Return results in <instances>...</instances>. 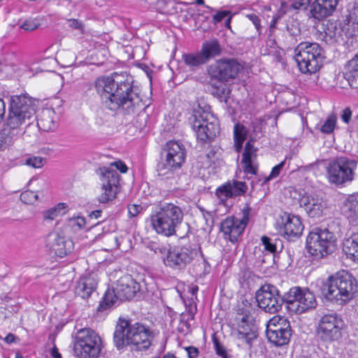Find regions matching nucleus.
I'll list each match as a JSON object with an SVG mask.
<instances>
[{
  "label": "nucleus",
  "instance_id": "nucleus-1",
  "mask_svg": "<svg viewBox=\"0 0 358 358\" xmlns=\"http://www.w3.org/2000/svg\"><path fill=\"white\" fill-rule=\"evenodd\" d=\"M95 88L102 105L110 110L121 108L125 115H133L145 108L141 90L129 74L114 73L110 77H100Z\"/></svg>",
  "mask_w": 358,
  "mask_h": 358
},
{
  "label": "nucleus",
  "instance_id": "nucleus-2",
  "mask_svg": "<svg viewBox=\"0 0 358 358\" xmlns=\"http://www.w3.org/2000/svg\"><path fill=\"white\" fill-rule=\"evenodd\" d=\"M36 107L37 101L27 94L11 96L4 130L16 134L34 133Z\"/></svg>",
  "mask_w": 358,
  "mask_h": 358
},
{
  "label": "nucleus",
  "instance_id": "nucleus-3",
  "mask_svg": "<svg viewBox=\"0 0 358 358\" xmlns=\"http://www.w3.org/2000/svg\"><path fill=\"white\" fill-rule=\"evenodd\" d=\"M152 339V332L148 327L138 322L131 324L128 320L119 318L113 334L114 345L118 350L129 345L134 350H145Z\"/></svg>",
  "mask_w": 358,
  "mask_h": 358
},
{
  "label": "nucleus",
  "instance_id": "nucleus-4",
  "mask_svg": "<svg viewBox=\"0 0 358 358\" xmlns=\"http://www.w3.org/2000/svg\"><path fill=\"white\" fill-rule=\"evenodd\" d=\"M184 213L182 208L172 203H164L157 207L150 215L152 228L159 234L169 237L177 234V229L182 224Z\"/></svg>",
  "mask_w": 358,
  "mask_h": 358
},
{
  "label": "nucleus",
  "instance_id": "nucleus-5",
  "mask_svg": "<svg viewBox=\"0 0 358 358\" xmlns=\"http://www.w3.org/2000/svg\"><path fill=\"white\" fill-rule=\"evenodd\" d=\"M356 279L346 271L329 276L322 289V295L338 305H343L353 298L357 291Z\"/></svg>",
  "mask_w": 358,
  "mask_h": 358
},
{
  "label": "nucleus",
  "instance_id": "nucleus-6",
  "mask_svg": "<svg viewBox=\"0 0 358 358\" xmlns=\"http://www.w3.org/2000/svg\"><path fill=\"white\" fill-rule=\"evenodd\" d=\"M294 59L300 71L312 74L320 70L325 59L324 51L317 43L301 42L294 49Z\"/></svg>",
  "mask_w": 358,
  "mask_h": 358
},
{
  "label": "nucleus",
  "instance_id": "nucleus-7",
  "mask_svg": "<svg viewBox=\"0 0 358 358\" xmlns=\"http://www.w3.org/2000/svg\"><path fill=\"white\" fill-rule=\"evenodd\" d=\"M189 123L193 131L198 134H218L220 126L213 115L211 107L203 100L198 101L189 117Z\"/></svg>",
  "mask_w": 358,
  "mask_h": 358
},
{
  "label": "nucleus",
  "instance_id": "nucleus-8",
  "mask_svg": "<svg viewBox=\"0 0 358 358\" xmlns=\"http://www.w3.org/2000/svg\"><path fill=\"white\" fill-rule=\"evenodd\" d=\"M336 241V235L328 229L316 227L307 236L306 249L312 256L320 258L334 251Z\"/></svg>",
  "mask_w": 358,
  "mask_h": 358
},
{
  "label": "nucleus",
  "instance_id": "nucleus-9",
  "mask_svg": "<svg viewBox=\"0 0 358 358\" xmlns=\"http://www.w3.org/2000/svg\"><path fill=\"white\" fill-rule=\"evenodd\" d=\"M185 149L178 141H170L162 148V161L157 164V171L159 176L171 174L181 168L185 160Z\"/></svg>",
  "mask_w": 358,
  "mask_h": 358
},
{
  "label": "nucleus",
  "instance_id": "nucleus-10",
  "mask_svg": "<svg viewBox=\"0 0 358 358\" xmlns=\"http://www.w3.org/2000/svg\"><path fill=\"white\" fill-rule=\"evenodd\" d=\"M101 338L90 329H82L76 336L74 352L79 358H97L101 352Z\"/></svg>",
  "mask_w": 358,
  "mask_h": 358
},
{
  "label": "nucleus",
  "instance_id": "nucleus-11",
  "mask_svg": "<svg viewBox=\"0 0 358 358\" xmlns=\"http://www.w3.org/2000/svg\"><path fill=\"white\" fill-rule=\"evenodd\" d=\"M289 311L301 314L317 306L314 294L308 288L294 287L284 294Z\"/></svg>",
  "mask_w": 358,
  "mask_h": 358
},
{
  "label": "nucleus",
  "instance_id": "nucleus-12",
  "mask_svg": "<svg viewBox=\"0 0 358 358\" xmlns=\"http://www.w3.org/2000/svg\"><path fill=\"white\" fill-rule=\"evenodd\" d=\"M355 161L345 157H337L331 161L327 167L329 182L336 185H343L354 179Z\"/></svg>",
  "mask_w": 358,
  "mask_h": 358
},
{
  "label": "nucleus",
  "instance_id": "nucleus-13",
  "mask_svg": "<svg viewBox=\"0 0 358 358\" xmlns=\"http://www.w3.org/2000/svg\"><path fill=\"white\" fill-rule=\"evenodd\" d=\"M344 322L335 313L325 314L320 319L317 327V336L324 343H330L342 338Z\"/></svg>",
  "mask_w": 358,
  "mask_h": 358
},
{
  "label": "nucleus",
  "instance_id": "nucleus-14",
  "mask_svg": "<svg viewBox=\"0 0 358 358\" xmlns=\"http://www.w3.org/2000/svg\"><path fill=\"white\" fill-rule=\"evenodd\" d=\"M255 298L259 308L271 314L278 313L285 303L284 295L280 296L278 289L270 284L262 285L257 291Z\"/></svg>",
  "mask_w": 358,
  "mask_h": 358
},
{
  "label": "nucleus",
  "instance_id": "nucleus-15",
  "mask_svg": "<svg viewBox=\"0 0 358 358\" xmlns=\"http://www.w3.org/2000/svg\"><path fill=\"white\" fill-rule=\"evenodd\" d=\"M242 70L243 66L237 60L224 59L210 65L208 73L211 78L224 83L236 78Z\"/></svg>",
  "mask_w": 358,
  "mask_h": 358
},
{
  "label": "nucleus",
  "instance_id": "nucleus-16",
  "mask_svg": "<svg viewBox=\"0 0 358 358\" xmlns=\"http://www.w3.org/2000/svg\"><path fill=\"white\" fill-rule=\"evenodd\" d=\"M266 334L271 343L276 346H282L289 342L292 329L287 320L275 317L269 320Z\"/></svg>",
  "mask_w": 358,
  "mask_h": 358
},
{
  "label": "nucleus",
  "instance_id": "nucleus-17",
  "mask_svg": "<svg viewBox=\"0 0 358 358\" xmlns=\"http://www.w3.org/2000/svg\"><path fill=\"white\" fill-rule=\"evenodd\" d=\"M198 255V250L190 245H177L168 251L164 261L166 266L180 270L185 268Z\"/></svg>",
  "mask_w": 358,
  "mask_h": 358
},
{
  "label": "nucleus",
  "instance_id": "nucleus-18",
  "mask_svg": "<svg viewBox=\"0 0 358 358\" xmlns=\"http://www.w3.org/2000/svg\"><path fill=\"white\" fill-rule=\"evenodd\" d=\"M251 210V207L246 203L242 210L243 216L241 219L231 217L222 222L221 231L229 236L228 238L231 242H237L238 237L243 234L249 221Z\"/></svg>",
  "mask_w": 358,
  "mask_h": 358
},
{
  "label": "nucleus",
  "instance_id": "nucleus-19",
  "mask_svg": "<svg viewBox=\"0 0 358 358\" xmlns=\"http://www.w3.org/2000/svg\"><path fill=\"white\" fill-rule=\"evenodd\" d=\"M101 176L102 193L99 197L100 203H106L115 198L119 184V174L116 170L102 167L99 169Z\"/></svg>",
  "mask_w": 358,
  "mask_h": 358
},
{
  "label": "nucleus",
  "instance_id": "nucleus-20",
  "mask_svg": "<svg viewBox=\"0 0 358 358\" xmlns=\"http://www.w3.org/2000/svg\"><path fill=\"white\" fill-rule=\"evenodd\" d=\"M46 245L57 256L63 257L71 252L73 243L57 231H52L47 236Z\"/></svg>",
  "mask_w": 358,
  "mask_h": 358
},
{
  "label": "nucleus",
  "instance_id": "nucleus-21",
  "mask_svg": "<svg viewBox=\"0 0 358 358\" xmlns=\"http://www.w3.org/2000/svg\"><path fill=\"white\" fill-rule=\"evenodd\" d=\"M115 291L120 301L130 300L140 291V285L131 275L121 277L116 283Z\"/></svg>",
  "mask_w": 358,
  "mask_h": 358
},
{
  "label": "nucleus",
  "instance_id": "nucleus-22",
  "mask_svg": "<svg viewBox=\"0 0 358 358\" xmlns=\"http://www.w3.org/2000/svg\"><path fill=\"white\" fill-rule=\"evenodd\" d=\"M299 203L303 207L310 217H320L323 215L325 203L322 199L312 194H304L299 199Z\"/></svg>",
  "mask_w": 358,
  "mask_h": 358
},
{
  "label": "nucleus",
  "instance_id": "nucleus-23",
  "mask_svg": "<svg viewBox=\"0 0 358 358\" xmlns=\"http://www.w3.org/2000/svg\"><path fill=\"white\" fill-rule=\"evenodd\" d=\"M303 231V225L299 216L287 215L286 221L280 229L282 235L289 241L299 238Z\"/></svg>",
  "mask_w": 358,
  "mask_h": 358
},
{
  "label": "nucleus",
  "instance_id": "nucleus-24",
  "mask_svg": "<svg viewBox=\"0 0 358 358\" xmlns=\"http://www.w3.org/2000/svg\"><path fill=\"white\" fill-rule=\"evenodd\" d=\"M248 317L249 313H247L239 318L240 322L237 327V338L251 347L253 341L257 338L258 333L257 328L248 323Z\"/></svg>",
  "mask_w": 358,
  "mask_h": 358
},
{
  "label": "nucleus",
  "instance_id": "nucleus-25",
  "mask_svg": "<svg viewBox=\"0 0 358 358\" xmlns=\"http://www.w3.org/2000/svg\"><path fill=\"white\" fill-rule=\"evenodd\" d=\"M338 0H315L310 5V14L321 20L330 16L335 10Z\"/></svg>",
  "mask_w": 358,
  "mask_h": 358
},
{
  "label": "nucleus",
  "instance_id": "nucleus-26",
  "mask_svg": "<svg viewBox=\"0 0 358 358\" xmlns=\"http://www.w3.org/2000/svg\"><path fill=\"white\" fill-rule=\"evenodd\" d=\"M248 190L245 182L232 180L218 187L216 190L217 196L236 197L244 194Z\"/></svg>",
  "mask_w": 358,
  "mask_h": 358
},
{
  "label": "nucleus",
  "instance_id": "nucleus-27",
  "mask_svg": "<svg viewBox=\"0 0 358 358\" xmlns=\"http://www.w3.org/2000/svg\"><path fill=\"white\" fill-rule=\"evenodd\" d=\"M97 281L92 275L82 276L75 287V294L82 299H88L95 291Z\"/></svg>",
  "mask_w": 358,
  "mask_h": 358
},
{
  "label": "nucleus",
  "instance_id": "nucleus-28",
  "mask_svg": "<svg viewBox=\"0 0 358 358\" xmlns=\"http://www.w3.org/2000/svg\"><path fill=\"white\" fill-rule=\"evenodd\" d=\"M344 78L349 85L358 89V55H355L345 65Z\"/></svg>",
  "mask_w": 358,
  "mask_h": 358
},
{
  "label": "nucleus",
  "instance_id": "nucleus-29",
  "mask_svg": "<svg viewBox=\"0 0 358 358\" xmlns=\"http://www.w3.org/2000/svg\"><path fill=\"white\" fill-rule=\"evenodd\" d=\"M206 63L210 59L218 56L221 53V48L217 39L206 41L203 43L200 51H199Z\"/></svg>",
  "mask_w": 358,
  "mask_h": 358
},
{
  "label": "nucleus",
  "instance_id": "nucleus-30",
  "mask_svg": "<svg viewBox=\"0 0 358 358\" xmlns=\"http://www.w3.org/2000/svg\"><path fill=\"white\" fill-rule=\"evenodd\" d=\"M343 210L352 221L358 220V193L348 196L344 202Z\"/></svg>",
  "mask_w": 358,
  "mask_h": 358
},
{
  "label": "nucleus",
  "instance_id": "nucleus-31",
  "mask_svg": "<svg viewBox=\"0 0 358 358\" xmlns=\"http://www.w3.org/2000/svg\"><path fill=\"white\" fill-rule=\"evenodd\" d=\"M343 250L347 256L358 261V233H353L345 239Z\"/></svg>",
  "mask_w": 358,
  "mask_h": 358
},
{
  "label": "nucleus",
  "instance_id": "nucleus-32",
  "mask_svg": "<svg viewBox=\"0 0 358 358\" xmlns=\"http://www.w3.org/2000/svg\"><path fill=\"white\" fill-rule=\"evenodd\" d=\"M182 59L185 64L188 66L191 71H196L202 65L206 64L199 52L184 53Z\"/></svg>",
  "mask_w": 358,
  "mask_h": 358
},
{
  "label": "nucleus",
  "instance_id": "nucleus-33",
  "mask_svg": "<svg viewBox=\"0 0 358 358\" xmlns=\"http://www.w3.org/2000/svg\"><path fill=\"white\" fill-rule=\"evenodd\" d=\"M118 300L120 301V299L116 293L115 287H114L111 289L108 288L106 291L102 301H100L99 306L97 308V310H106L113 306Z\"/></svg>",
  "mask_w": 358,
  "mask_h": 358
},
{
  "label": "nucleus",
  "instance_id": "nucleus-34",
  "mask_svg": "<svg viewBox=\"0 0 358 358\" xmlns=\"http://www.w3.org/2000/svg\"><path fill=\"white\" fill-rule=\"evenodd\" d=\"M264 249L271 253L280 252L283 248L282 241L278 238H271L266 236H263L261 238Z\"/></svg>",
  "mask_w": 358,
  "mask_h": 358
},
{
  "label": "nucleus",
  "instance_id": "nucleus-35",
  "mask_svg": "<svg viewBox=\"0 0 358 358\" xmlns=\"http://www.w3.org/2000/svg\"><path fill=\"white\" fill-rule=\"evenodd\" d=\"M342 29L341 27H337L334 23H329L324 31L326 41L331 42H338L341 37Z\"/></svg>",
  "mask_w": 358,
  "mask_h": 358
},
{
  "label": "nucleus",
  "instance_id": "nucleus-36",
  "mask_svg": "<svg viewBox=\"0 0 358 358\" xmlns=\"http://www.w3.org/2000/svg\"><path fill=\"white\" fill-rule=\"evenodd\" d=\"M309 4L310 0H293L289 5L282 3L280 11H282V14H285L288 8L294 10H306Z\"/></svg>",
  "mask_w": 358,
  "mask_h": 358
},
{
  "label": "nucleus",
  "instance_id": "nucleus-37",
  "mask_svg": "<svg viewBox=\"0 0 358 358\" xmlns=\"http://www.w3.org/2000/svg\"><path fill=\"white\" fill-rule=\"evenodd\" d=\"M337 115L335 113H331L328 115L324 123L320 127L321 132L324 134H331L334 132L336 126Z\"/></svg>",
  "mask_w": 358,
  "mask_h": 358
},
{
  "label": "nucleus",
  "instance_id": "nucleus-38",
  "mask_svg": "<svg viewBox=\"0 0 358 358\" xmlns=\"http://www.w3.org/2000/svg\"><path fill=\"white\" fill-rule=\"evenodd\" d=\"M230 90L225 87H215L213 89L211 94L216 97L220 102H227L228 94Z\"/></svg>",
  "mask_w": 358,
  "mask_h": 358
},
{
  "label": "nucleus",
  "instance_id": "nucleus-39",
  "mask_svg": "<svg viewBox=\"0 0 358 358\" xmlns=\"http://www.w3.org/2000/svg\"><path fill=\"white\" fill-rule=\"evenodd\" d=\"M46 162V159L39 156H32L27 158L24 164L34 169L42 168Z\"/></svg>",
  "mask_w": 358,
  "mask_h": 358
},
{
  "label": "nucleus",
  "instance_id": "nucleus-40",
  "mask_svg": "<svg viewBox=\"0 0 358 358\" xmlns=\"http://www.w3.org/2000/svg\"><path fill=\"white\" fill-rule=\"evenodd\" d=\"M35 125L36 130L38 128V129H41L44 132L52 131L53 128L55 127V123L53 122V121L50 120H45L43 118L38 120Z\"/></svg>",
  "mask_w": 358,
  "mask_h": 358
},
{
  "label": "nucleus",
  "instance_id": "nucleus-41",
  "mask_svg": "<svg viewBox=\"0 0 358 358\" xmlns=\"http://www.w3.org/2000/svg\"><path fill=\"white\" fill-rule=\"evenodd\" d=\"M257 148L253 145V140L250 139L245 146L243 159H253L256 157Z\"/></svg>",
  "mask_w": 358,
  "mask_h": 358
},
{
  "label": "nucleus",
  "instance_id": "nucleus-42",
  "mask_svg": "<svg viewBox=\"0 0 358 358\" xmlns=\"http://www.w3.org/2000/svg\"><path fill=\"white\" fill-rule=\"evenodd\" d=\"M38 199V194L31 190L24 191L20 194V200L26 204H33Z\"/></svg>",
  "mask_w": 358,
  "mask_h": 358
},
{
  "label": "nucleus",
  "instance_id": "nucleus-43",
  "mask_svg": "<svg viewBox=\"0 0 358 358\" xmlns=\"http://www.w3.org/2000/svg\"><path fill=\"white\" fill-rule=\"evenodd\" d=\"M253 159H242L244 171L247 173L256 175L257 166L252 164Z\"/></svg>",
  "mask_w": 358,
  "mask_h": 358
},
{
  "label": "nucleus",
  "instance_id": "nucleus-44",
  "mask_svg": "<svg viewBox=\"0 0 358 358\" xmlns=\"http://www.w3.org/2000/svg\"><path fill=\"white\" fill-rule=\"evenodd\" d=\"M213 343L217 355L222 358H227V352L225 348L220 343L219 339L215 336L213 337Z\"/></svg>",
  "mask_w": 358,
  "mask_h": 358
},
{
  "label": "nucleus",
  "instance_id": "nucleus-45",
  "mask_svg": "<svg viewBox=\"0 0 358 358\" xmlns=\"http://www.w3.org/2000/svg\"><path fill=\"white\" fill-rule=\"evenodd\" d=\"M40 24L36 20H27L20 26L22 29L31 31L38 28Z\"/></svg>",
  "mask_w": 358,
  "mask_h": 358
},
{
  "label": "nucleus",
  "instance_id": "nucleus-46",
  "mask_svg": "<svg viewBox=\"0 0 358 358\" xmlns=\"http://www.w3.org/2000/svg\"><path fill=\"white\" fill-rule=\"evenodd\" d=\"M285 160L286 159L272 169L270 175L266 178L265 182L268 181L273 178H275L279 176L280 171H282L283 166L285 164Z\"/></svg>",
  "mask_w": 358,
  "mask_h": 358
},
{
  "label": "nucleus",
  "instance_id": "nucleus-47",
  "mask_svg": "<svg viewBox=\"0 0 358 358\" xmlns=\"http://www.w3.org/2000/svg\"><path fill=\"white\" fill-rule=\"evenodd\" d=\"M128 214L130 217L137 216L143 210V207L141 205L129 204L128 205Z\"/></svg>",
  "mask_w": 358,
  "mask_h": 358
},
{
  "label": "nucleus",
  "instance_id": "nucleus-48",
  "mask_svg": "<svg viewBox=\"0 0 358 358\" xmlns=\"http://www.w3.org/2000/svg\"><path fill=\"white\" fill-rule=\"evenodd\" d=\"M69 224L72 227H77L78 229H81L85 225V219L83 217H76L69 219Z\"/></svg>",
  "mask_w": 358,
  "mask_h": 358
},
{
  "label": "nucleus",
  "instance_id": "nucleus-49",
  "mask_svg": "<svg viewBox=\"0 0 358 358\" xmlns=\"http://www.w3.org/2000/svg\"><path fill=\"white\" fill-rule=\"evenodd\" d=\"M247 17L253 23L257 32L260 34L262 29L260 18L255 13L247 15Z\"/></svg>",
  "mask_w": 358,
  "mask_h": 358
},
{
  "label": "nucleus",
  "instance_id": "nucleus-50",
  "mask_svg": "<svg viewBox=\"0 0 358 358\" xmlns=\"http://www.w3.org/2000/svg\"><path fill=\"white\" fill-rule=\"evenodd\" d=\"M231 14L229 10H220L213 16V20L215 24L220 22L224 18Z\"/></svg>",
  "mask_w": 358,
  "mask_h": 358
},
{
  "label": "nucleus",
  "instance_id": "nucleus-51",
  "mask_svg": "<svg viewBox=\"0 0 358 358\" xmlns=\"http://www.w3.org/2000/svg\"><path fill=\"white\" fill-rule=\"evenodd\" d=\"M59 213L57 212V210L54 207L49 210H47L43 213V218L45 220H52L56 217L58 216Z\"/></svg>",
  "mask_w": 358,
  "mask_h": 358
},
{
  "label": "nucleus",
  "instance_id": "nucleus-52",
  "mask_svg": "<svg viewBox=\"0 0 358 358\" xmlns=\"http://www.w3.org/2000/svg\"><path fill=\"white\" fill-rule=\"evenodd\" d=\"M352 112L349 107H346L344 108L341 114V118L343 122L345 124H349L351 117H352Z\"/></svg>",
  "mask_w": 358,
  "mask_h": 358
},
{
  "label": "nucleus",
  "instance_id": "nucleus-53",
  "mask_svg": "<svg viewBox=\"0 0 358 358\" xmlns=\"http://www.w3.org/2000/svg\"><path fill=\"white\" fill-rule=\"evenodd\" d=\"M69 27L74 29L80 30L82 33L84 31V24L83 22L76 19L68 20Z\"/></svg>",
  "mask_w": 358,
  "mask_h": 358
},
{
  "label": "nucleus",
  "instance_id": "nucleus-54",
  "mask_svg": "<svg viewBox=\"0 0 358 358\" xmlns=\"http://www.w3.org/2000/svg\"><path fill=\"white\" fill-rule=\"evenodd\" d=\"M245 136H234V147L237 152H241Z\"/></svg>",
  "mask_w": 358,
  "mask_h": 358
},
{
  "label": "nucleus",
  "instance_id": "nucleus-55",
  "mask_svg": "<svg viewBox=\"0 0 358 358\" xmlns=\"http://www.w3.org/2000/svg\"><path fill=\"white\" fill-rule=\"evenodd\" d=\"M189 358H197L199 355V350L194 346H188L185 348Z\"/></svg>",
  "mask_w": 358,
  "mask_h": 358
},
{
  "label": "nucleus",
  "instance_id": "nucleus-56",
  "mask_svg": "<svg viewBox=\"0 0 358 358\" xmlns=\"http://www.w3.org/2000/svg\"><path fill=\"white\" fill-rule=\"evenodd\" d=\"M196 139L201 145H204L210 143L214 138L212 136H196Z\"/></svg>",
  "mask_w": 358,
  "mask_h": 358
},
{
  "label": "nucleus",
  "instance_id": "nucleus-57",
  "mask_svg": "<svg viewBox=\"0 0 358 358\" xmlns=\"http://www.w3.org/2000/svg\"><path fill=\"white\" fill-rule=\"evenodd\" d=\"M234 134H246L245 127L240 123L236 124L234 127Z\"/></svg>",
  "mask_w": 358,
  "mask_h": 358
},
{
  "label": "nucleus",
  "instance_id": "nucleus-58",
  "mask_svg": "<svg viewBox=\"0 0 358 358\" xmlns=\"http://www.w3.org/2000/svg\"><path fill=\"white\" fill-rule=\"evenodd\" d=\"M111 166H115L116 169L120 170L121 173H126L127 171V166L124 164L123 162L119 161V162H115L111 164Z\"/></svg>",
  "mask_w": 358,
  "mask_h": 358
},
{
  "label": "nucleus",
  "instance_id": "nucleus-59",
  "mask_svg": "<svg viewBox=\"0 0 358 358\" xmlns=\"http://www.w3.org/2000/svg\"><path fill=\"white\" fill-rule=\"evenodd\" d=\"M196 313V306L195 303H192L189 305L188 308V314L191 320H193L194 317V315Z\"/></svg>",
  "mask_w": 358,
  "mask_h": 358
},
{
  "label": "nucleus",
  "instance_id": "nucleus-60",
  "mask_svg": "<svg viewBox=\"0 0 358 358\" xmlns=\"http://www.w3.org/2000/svg\"><path fill=\"white\" fill-rule=\"evenodd\" d=\"M287 30L292 36H296L299 34L300 30L297 27H294V25H292V27H289V25L287 26Z\"/></svg>",
  "mask_w": 358,
  "mask_h": 358
},
{
  "label": "nucleus",
  "instance_id": "nucleus-61",
  "mask_svg": "<svg viewBox=\"0 0 358 358\" xmlns=\"http://www.w3.org/2000/svg\"><path fill=\"white\" fill-rule=\"evenodd\" d=\"M6 113V106L3 100L0 98V122L2 121Z\"/></svg>",
  "mask_w": 358,
  "mask_h": 358
},
{
  "label": "nucleus",
  "instance_id": "nucleus-62",
  "mask_svg": "<svg viewBox=\"0 0 358 358\" xmlns=\"http://www.w3.org/2000/svg\"><path fill=\"white\" fill-rule=\"evenodd\" d=\"M15 336L14 334H8L4 338V341L7 343H12L13 342H15Z\"/></svg>",
  "mask_w": 358,
  "mask_h": 358
},
{
  "label": "nucleus",
  "instance_id": "nucleus-63",
  "mask_svg": "<svg viewBox=\"0 0 358 358\" xmlns=\"http://www.w3.org/2000/svg\"><path fill=\"white\" fill-rule=\"evenodd\" d=\"M51 355L54 358H61V355L59 354L58 349L56 347H54L51 350Z\"/></svg>",
  "mask_w": 358,
  "mask_h": 358
},
{
  "label": "nucleus",
  "instance_id": "nucleus-64",
  "mask_svg": "<svg viewBox=\"0 0 358 358\" xmlns=\"http://www.w3.org/2000/svg\"><path fill=\"white\" fill-rule=\"evenodd\" d=\"M55 208L57 210V212L59 213L62 210H65L67 208V206L64 203H59Z\"/></svg>",
  "mask_w": 358,
  "mask_h": 358
}]
</instances>
